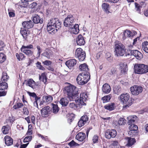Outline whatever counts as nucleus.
Masks as SVG:
<instances>
[{
	"instance_id": "f257e3e1",
	"label": "nucleus",
	"mask_w": 148,
	"mask_h": 148,
	"mask_svg": "<svg viewBox=\"0 0 148 148\" xmlns=\"http://www.w3.org/2000/svg\"><path fill=\"white\" fill-rule=\"evenodd\" d=\"M78 88L74 86L70 85L64 88V92L70 101H74L78 97Z\"/></svg>"
},
{
	"instance_id": "f03ea898",
	"label": "nucleus",
	"mask_w": 148,
	"mask_h": 148,
	"mask_svg": "<svg viewBox=\"0 0 148 148\" xmlns=\"http://www.w3.org/2000/svg\"><path fill=\"white\" fill-rule=\"evenodd\" d=\"M61 27V23L57 18L51 19L47 25V29L50 34L55 33Z\"/></svg>"
},
{
	"instance_id": "7ed1b4c3",
	"label": "nucleus",
	"mask_w": 148,
	"mask_h": 148,
	"mask_svg": "<svg viewBox=\"0 0 148 148\" xmlns=\"http://www.w3.org/2000/svg\"><path fill=\"white\" fill-rule=\"evenodd\" d=\"M90 78V75L89 72H82L78 75L76 81L78 84L83 85L88 82Z\"/></svg>"
},
{
	"instance_id": "20e7f679",
	"label": "nucleus",
	"mask_w": 148,
	"mask_h": 148,
	"mask_svg": "<svg viewBox=\"0 0 148 148\" xmlns=\"http://www.w3.org/2000/svg\"><path fill=\"white\" fill-rule=\"evenodd\" d=\"M121 101L123 103L124 106L123 108H127L132 104V100L130 99V96L128 93L122 94L120 96Z\"/></svg>"
},
{
	"instance_id": "39448f33",
	"label": "nucleus",
	"mask_w": 148,
	"mask_h": 148,
	"mask_svg": "<svg viewBox=\"0 0 148 148\" xmlns=\"http://www.w3.org/2000/svg\"><path fill=\"white\" fill-rule=\"evenodd\" d=\"M115 45L116 55L118 56H123L125 52L124 46L118 41L115 42Z\"/></svg>"
},
{
	"instance_id": "423d86ee",
	"label": "nucleus",
	"mask_w": 148,
	"mask_h": 148,
	"mask_svg": "<svg viewBox=\"0 0 148 148\" xmlns=\"http://www.w3.org/2000/svg\"><path fill=\"white\" fill-rule=\"evenodd\" d=\"M134 67L136 73L142 74L148 72V65L144 64H136Z\"/></svg>"
},
{
	"instance_id": "0eeeda50",
	"label": "nucleus",
	"mask_w": 148,
	"mask_h": 148,
	"mask_svg": "<svg viewBox=\"0 0 148 148\" xmlns=\"http://www.w3.org/2000/svg\"><path fill=\"white\" fill-rule=\"evenodd\" d=\"M33 46L31 44H29L27 46L23 45L21 48L20 50L22 52L28 57H30L33 55V51L29 49H33Z\"/></svg>"
},
{
	"instance_id": "6e6552de",
	"label": "nucleus",
	"mask_w": 148,
	"mask_h": 148,
	"mask_svg": "<svg viewBox=\"0 0 148 148\" xmlns=\"http://www.w3.org/2000/svg\"><path fill=\"white\" fill-rule=\"evenodd\" d=\"M88 97L87 94L86 93H82L80 94L79 98L78 97L76 99V100H74V101H75L77 103L79 104L80 106L86 105V103H85V102Z\"/></svg>"
},
{
	"instance_id": "1a4fd4ad",
	"label": "nucleus",
	"mask_w": 148,
	"mask_h": 148,
	"mask_svg": "<svg viewBox=\"0 0 148 148\" xmlns=\"http://www.w3.org/2000/svg\"><path fill=\"white\" fill-rule=\"evenodd\" d=\"M126 56H134L138 60H140L143 57V54L137 50H128L126 53Z\"/></svg>"
},
{
	"instance_id": "9d476101",
	"label": "nucleus",
	"mask_w": 148,
	"mask_h": 148,
	"mask_svg": "<svg viewBox=\"0 0 148 148\" xmlns=\"http://www.w3.org/2000/svg\"><path fill=\"white\" fill-rule=\"evenodd\" d=\"M75 19L71 15H68L64 21V24L66 27H71L75 24Z\"/></svg>"
},
{
	"instance_id": "9b49d317",
	"label": "nucleus",
	"mask_w": 148,
	"mask_h": 148,
	"mask_svg": "<svg viewBox=\"0 0 148 148\" xmlns=\"http://www.w3.org/2000/svg\"><path fill=\"white\" fill-rule=\"evenodd\" d=\"M130 91L132 94L134 95H138L143 91V87L140 86L134 85L130 87Z\"/></svg>"
},
{
	"instance_id": "f8f14e48",
	"label": "nucleus",
	"mask_w": 148,
	"mask_h": 148,
	"mask_svg": "<svg viewBox=\"0 0 148 148\" xmlns=\"http://www.w3.org/2000/svg\"><path fill=\"white\" fill-rule=\"evenodd\" d=\"M75 55L79 61H83L86 57V53L81 48H78L76 50Z\"/></svg>"
},
{
	"instance_id": "ddd939ff",
	"label": "nucleus",
	"mask_w": 148,
	"mask_h": 148,
	"mask_svg": "<svg viewBox=\"0 0 148 148\" xmlns=\"http://www.w3.org/2000/svg\"><path fill=\"white\" fill-rule=\"evenodd\" d=\"M8 87V84L6 82H2L0 83V90H4L3 91H0V97L4 96L6 95Z\"/></svg>"
},
{
	"instance_id": "4468645a",
	"label": "nucleus",
	"mask_w": 148,
	"mask_h": 148,
	"mask_svg": "<svg viewBox=\"0 0 148 148\" xmlns=\"http://www.w3.org/2000/svg\"><path fill=\"white\" fill-rule=\"evenodd\" d=\"M105 136L108 139L111 138H114L117 134V132L114 130H107L105 132Z\"/></svg>"
},
{
	"instance_id": "2eb2a0df",
	"label": "nucleus",
	"mask_w": 148,
	"mask_h": 148,
	"mask_svg": "<svg viewBox=\"0 0 148 148\" xmlns=\"http://www.w3.org/2000/svg\"><path fill=\"white\" fill-rule=\"evenodd\" d=\"M51 111V109L50 107L49 106H46L41 110V115L43 117H47L50 114Z\"/></svg>"
},
{
	"instance_id": "dca6fc26",
	"label": "nucleus",
	"mask_w": 148,
	"mask_h": 148,
	"mask_svg": "<svg viewBox=\"0 0 148 148\" xmlns=\"http://www.w3.org/2000/svg\"><path fill=\"white\" fill-rule=\"evenodd\" d=\"M34 25L33 23L31 21H24L22 23V26L25 28L27 29H30L33 27Z\"/></svg>"
},
{
	"instance_id": "f3484780",
	"label": "nucleus",
	"mask_w": 148,
	"mask_h": 148,
	"mask_svg": "<svg viewBox=\"0 0 148 148\" xmlns=\"http://www.w3.org/2000/svg\"><path fill=\"white\" fill-rule=\"evenodd\" d=\"M5 144L8 146L12 145L13 143V140L10 136L6 135L4 138Z\"/></svg>"
},
{
	"instance_id": "a211bd4d",
	"label": "nucleus",
	"mask_w": 148,
	"mask_h": 148,
	"mask_svg": "<svg viewBox=\"0 0 148 148\" xmlns=\"http://www.w3.org/2000/svg\"><path fill=\"white\" fill-rule=\"evenodd\" d=\"M76 42L77 44L79 45H83L85 42L84 37L81 35H79L78 36Z\"/></svg>"
},
{
	"instance_id": "6ab92c4d",
	"label": "nucleus",
	"mask_w": 148,
	"mask_h": 148,
	"mask_svg": "<svg viewBox=\"0 0 148 148\" xmlns=\"http://www.w3.org/2000/svg\"><path fill=\"white\" fill-rule=\"evenodd\" d=\"M76 60L74 59L68 60L66 62L65 64L69 68L71 69L72 67L73 66L76 64Z\"/></svg>"
},
{
	"instance_id": "aec40b11",
	"label": "nucleus",
	"mask_w": 148,
	"mask_h": 148,
	"mask_svg": "<svg viewBox=\"0 0 148 148\" xmlns=\"http://www.w3.org/2000/svg\"><path fill=\"white\" fill-rule=\"evenodd\" d=\"M86 138V135L84 133L79 132L76 135V138L79 141H83Z\"/></svg>"
},
{
	"instance_id": "412c9836",
	"label": "nucleus",
	"mask_w": 148,
	"mask_h": 148,
	"mask_svg": "<svg viewBox=\"0 0 148 148\" xmlns=\"http://www.w3.org/2000/svg\"><path fill=\"white\" fill-rule=\"evenodd\" d=\"M102 90L103 92L108 94L111 91V88L108 84H105L103 86Z\"/></svg>"
},
{
	"instance_id": "4be33fe9",
	"label": "nucleus",
	"mask_w": 148,
	"mask_h": 148,
	"mask_svg": "<svg viewBox=\"0 0 148 148\" xmlns=\"http://www.w3.org/2000/svg\"><path fill=\"white\" fill-rule=\"evenodd\" d=\"M33 21L35 23L37 24L38 23H42L43 22V19L40 18L39 16L38 15H35L33 17Z\"/></svg>"
},
{
	"instance_id": "5701e85b",
	"label": "nucleus",
	"mask_w": 148,
	"mask_h": 148,
	"mask_svg": "<svg viewBox=\"0 0 148 148\" xmlns=\"http://www.w3.org/2000/svg\"><path fill=\"white\" fill-rule=\"evenodd\" d=\"M71 28V32L74 34H77L79 32V26L77 24H75L71 27H70Z\"/></svg>"
},
{
	"instance_id": "b1692460",
	"label": "nucleus",
	"mask_w": 148,
	"mask_h": 148,
	"mask_svg": "<svg viewBox=\"0 0 148 148\" xmlns=\"http://www.w3.org/2000/svg\"><path fill=\"white\" fill-rule=\"evenodd\" d=\"M125 139L127 142L126 145L127 146L130 147L132 146L135 142L134 138H132L130 137H127L125 138Z\"/></svg>"
},
{
	"instance_id": "393cba45",
	"label": "nucleus",
	"mask_w": 148,
	"mask_h": 148,
	"mask_svg": "<svg viewBox=\"0 0 148 148\" xmlns=\"http://www.w3.org/2000/svg\"><path fill=\"white\" fill-rule=\"evenodd\" d=\"M115 104L114 103H112L108 104L104 106V108L109 111L114 110V109Z\"/></svg>"
},
{
	"instance_id": "a878e982",
	"label": "nucleus",
	"mask_w": 148,
	"mask_h": 148,
	"mask_svg": "<svg viewBox=\"0 0 148 148\" xmlns=\"http://www.w3.org/2000/svg\"><path fill=\"white\" fill-rule=\"evenodd\" d=\"M137 118V116L135 115L130 116L127 117V119L128 120V125H130L132 123H134Z\"/></svg>"
},
{
	"instance_id": "bb28decb",
	"label": "nucleus",
	"mask_w": 148,
	"mask_h": 148,
	"mask_svg": "<svg viewBox=\"0 0 148 148\" xmlns=\"http://www.w3.org/2000/svg\"><path fill=\"white\" fill-rule=\"evenodd\" d=\"M26 85L34 89L35 88V82L32 79H29L27 81Z\"/></svg>"
},
{
	"instance_id": "cd10ccee",
	"label": "nucleus",
	"mask_w": 148,
	"mask_h": 148,
	"mask_svg": "<svg viewBox=\"0 0 148 148\" xmlns=\"http://www.w3.org/2000/svg\"><path fill=\"white\" fill-rule=\"evenodd\" d=\"M121 71L123 73H125L127 70V64L125 62H121L120 64Z\"/></svg>"
},
{
	"instance_id": "c85d7f7f",
	"label": "nucleus",
	"mask_w": 148,
	"mask_h": 148,
	"mask_svg": "<svg viewBox=\"0 0 148 148\" xmlns=\"http://www.w3.org/2000/svg\"><path fill=\"white\" fill-rule=\"evenodd\" d=\"M10 127L9 125H4L2 127L1 131L4 134H7L9 133V131L10 129Z\"/></svg>"
},
{
	"instance_id": "c756f323",
	"label": "nucleus",
	"mask_w": 148,
	"mask_h": 148,
	"mask_svg": "<svg viewBox=\"0 0 148 148\" xmlns=\"http://www.w3.org/2000/svg\"><path fill=\"white\" fill-rule=\"evenodd\" d=\"M52 53L51 50L47 49L42 53V55L48 58H49L50 57H52L53 55Z\"/></svg>"
},
{
	"instance_id": "7c9ffc66",
	"label": "nucleus",
	"mask_w": 148,
	"mask_h": 148,
	"mask_svg": "<svg viewBox=\"0 0 148 148\" xmlns=\"http://www.w3.org/2000/svg\"><path fill=\"white\" fill-rule=\"evenodd\" d=\"M60 103L63 106H66L69 103V101L66 97L62 98L60 101Z\"/></svg>"
},
{
	"instance_id": "2f4dec72",
	"label": "nucleus",
	"mask_w": 148,
	"mask_h": 148,
	"mask_svg": "<svg viewBox=\"0 0 148 148\" xmlns=\"http://www.w3.org/2000/svg\"><path fill=\"white\" fill-rule=\"evenodd\" d=\"M20 31L21 34L23 36V37L25 39H26V37L27 35L28 31V30H26L24 28H21V29Z\"/></svg>"
},
{
	"instance_id": "473e14b6",
	"label": "nucleus",
	"mask_w": 148,
	"mask_h": 148,
	"mask_svg": "<svg viewBox=\"0 0 148 148\" xmlns=\"http://www.w3.org/2000/svg\"><path fill=\"white\" fill-rule=\"evenodd\" d=\"M43 99L44 102L49 103L52 101L53 97L50 96H47L43 97Z\"/></svg>"
},
{
	"instance_id": "72a5a7b5",
	"label": "nucleus",
	"mask_w": 148,
	"mask_h": 148,
	"mask_svg": "<svg viewBox=\"0 0 148 148\" xmlns=\"http://www.w3.org/2000/svg\"><path fill=\"white\" fill-rule=\"evenodd\" d=\"M79 68L81 71H85V73L86 72H88L87 71L88 70V66L85 63L80 65L79 67Z\"/></svg>"
},
{
	"instance_id": "f704fd0d",
	"label": "nucleus",
	"mask_w": 148,
	"mask_h": 148,
	"mask_svg": "<svg viewBox=\"0 0 148 148\" xmlns=\"http://www.w3.org/2000/svg\"><path fill=\"white\" fill-rule=\"evenodd\" d=\"M39 79L40 81H42L44 83L47 82V78L45 73H43L41 74V75L39 76Z\"/></svg>"
},
{
	"instance_id": "c9c22d12",
	"label": "nucleus",
	"mask_w": 148,
	"mask_h": 148,
	"mask_svg": "<svg viewBox=\"0 0 148 148\" xmlns=\"http://www.w3.org/2000/svg\"><path fill=\"white\" fill-rule=\"evenodd\" d=\"M102 7L107 13H109L110 12L109 11V4L106 3H104L102 5Z\"/></svg>"
},
{
	"instance_id": "e433bc0d",
	"label": "nucleus",
	"mask_w": 148,
	"mask_h": 148,
	"mask_svg": "<svg viewBox=\"0 0 148 148\" xmlns=\"http://www.w3.org/2000/svg\"><path fill=\"white\" fill-rule=\"evenodd\" d=\"M142 49L146 52L148 53V42L145 41L142 44Z\"/></svg>"
},
{
	"instance_id": "4c0bfd02",
	"label": "nucleus",
	"mask_w": 148,
	"mask_h": 148,
	"mask_svg": "<svg viewBox=\"0 0 148 148\" xmlns=\"http://www.w3.org/2000/svg\"><path fill=\"white\" fill-rule=\"evenodd\" d=\"M77 104V105H76L75 103H70L69 104V106L70 107L73 108L74 109H76L77 108H81L82 107V106H80L79 104Z\"/></svg>"
},
{
	"instance_id": "58836bf2",
	"label": "nucleus",
	"mask_w": 148,
	"mask_h": 148,
	"mask_svg": "<svg viewBox=\"0 0 148 148\" xmlns=\"http://www.w3.org/2000/svg\"><path fill=\"white\" fill-rule=\"evenodd\" d=\"M138 128V126L134 124H132L130 125L129 127V129L130 131L129 132V134H130L132 133V131H136Z\"/></svg>"
},
{
	"instance_id": "ea45409f",
	"label": "nucleus",
	"mask_w": 148,
	"mask_h": 148,
	"mask_svg": "<svg viewBox=\"0 0 148 148\" xmlns=\"http://www.w3.org/2000/svg\"><path fill=\"white\" fill-rule=\"evenodd\" d=\"M8 77H9L8 76L6 73L5 72L3 73L1 79V82H6L8 80Z\"/></svg>"
},
{
	"instance_id": "a19ab883",
	"label": "nucleus",
	"mask_w": 148,
	"mask_h": 148,
	"mask_svg": "<svg viewBox=\"0 0 148 148\" xmlns=\"http://www.w3.org/2000/svg\"><path fill=\"white\" fill-rule=\"evenodd\" d=\"M121 89L119 86H115L114 88L113 91L114 93L119 95L121 92Z\"/></svg>"
},
{
	"instance_id": "79ce46f5",
	"label": "nucleus",
	"mask_w": 148,
	"mask_h": 148,
	"mask_svg": "<svg viewBox=\"0 0 148 148\" xmlns=\"http://www.w3.org/2000/svg\"><path fill=\"white\" fill-rule=\"evenodd\" d=\"M111 96L110 95L105 96L102 98L103 103H106L109 101L110 99Z\"/></svg>"
},
{
	"instance_id": "37998d69",
	"label": "nucleus",
	"mask_w": 148,
	"mask_h": 148,
	"mask_svg": "<svg viewBox=\"0 0 148 148\" xmlns=\"http://www.w3.org/2000/svg\"><path fill=\"white\" fill-rule=\"evenodd\" d=\"M53 113L56 114L57 113L59 109L57 105L53 104Z\"/></svg>"
},
{
	"instance_id": "c03bdc74",
	"label": "nucleus",
	"mask_w": 148,
	"mask_h": 148,
	"mask_svg": "<svg viewBox=\"0 0 148 148\" xmlns=\"http://www.w3.org/2000/svg\"><path fill=\"white\" fill-rule=\"evenodd\" d=\"M23 106V104L21 103H18L13 106V108L15 109H19Z\"/></svg>"
},
{
	"instance_id": "a18cd8bd",
	"label": "nucleus",
	"mask_w": 148,
	"mask_h": 148,
	"mask_svg": "<svg viewBox=\"0 0 148 148\" xmlns=\"http://www.w3.org/2000/svg\"><path fill=\"white\" fill-rule=\"evenodd\" d=\"M6 56L3 53H0V63L4 62L6 59Z\"/></svg>"
},
{
	"instance_id": "49530a36",
	"label": "nucleus",
	"mask_w": 148,
	"mask_h": 148,
	"mask_svg": "<svg viewBox=\"0 0 148 148\" xmlns=\"http://www.w3.org/2000/svg\"><path fill=\"white\" fill-rule=\"evenodd\" d=\"M125 120L122 118H120L118 122L119 125H124L125 123Z\"/></svg>"
},
{
	"instance_id": "de8ad7c7",
	"label": "nucleus",
	"mask_w": 148,
	"mask_h": 148,
	"mask_svg": "<svg viewBox=\"0 0 148 148\" xmlns=\"http://www.w3.org/2000/svg\"><path fill=\"white\" fill-rule=\"evenodd\" d=\"M16 119V118L14 116H11L9 117L7 121L10 123H12Z\"/></svg>"
},
{
	"instance_id": "09e8293b",
	"label": "nucleus",
	"mask_w": 148,
	"mask_h": 148,
	"mask_svg": "<svg viewBox=\"0 0 148 148\" xmlns=\"http://www.w3.org/2000/svg\"><path fill=\"white\" fill-rule=\"evenodd\" d=\"M80 119L86 123L88 121V117L87 115H84L82 116Z\"/></svg>"
},
{
	"instance_id": "8fccbe9b",
	"label": "nucleus",
	"mask_w": 148,
	"mask_h": 148,
	"mask_svg": "<svg viewBox=\"0 0 148 148\" xmlns=\"http://www.w3.org/2000/svg\"><path fill=\"white\" fill-rule=\"evenodd\" d=\"M124 35L126 36L131 37L132 36V33L129 30H126L124 32Z\"/></svg>"
},
{
	"instance_id": "3c124183",
	"label": "nucleus",
	"mask_w": 148,
	"mask_h": 148,
	"mask_svg": "<svg viewBox=\"0 0 148 148\" xmlns=\"http://www.w3.org/2000/svg\"><path fill=\"white\" fill-rule=\"evenodd\" d=\"M135 4L136 10L138 13H140V8H141V7L140 6V5H139L138 4L136 3H135Z\"/></svg>"
},
{
	"instance_id": "603ef678",
	"label": "nucleus",
	"mask_w": 148,
	"mask_h": 148,
	"mask_svg": "<svg viewBox=\"0 0 148 148\" xmlns=\"http://www.w3.org/2000/svg\"><path fill=\"white\" fill-rule=\"evenodd\" d=\"M32 136H29L25 137L24 139V142L26 143L30 141L32 139Z\"/></svg>"
},
{
	"instance_id": "864d4df0",
	"label": "nucleus",
	"mask_w": 148,
	"mask_h": 148,
	"mask_svg": "<svg viewBox=\"0 0 148 148\" xmlns=\"http://www.w3.org/2000/svg\"><path fill=\"white\" fill-rule=\"evenodd\" d=\"M36 65L38 69L42 70H44L45 69V68L41 65L40 62H38L36 63Z\"/></svg>"
},
{
	"instance_id": "5fc2aeb1",
	"label": "nucleus",
	"mask_w": 148,
	"mask_h": 148,
	"mask_svg": "<svg viewBox=\"0 0 148 148\" xmlns=\"http://www.w3.org/2000/svg\"><path fill=\"white\" fill-rule=\"evenodd\" d=\"M69 145L71 147L73 146H77L79 145V144L76 143L73 140H72L69 143Z\"/></svg>"
},
{
	"instance_id": "6e6d98bb",
	"label": "nucleus",
	"mask_w": 148,
	"mask_h": 148,
	"mask_svg": "<svg viewBox=\"0 0 148 148\" xmlns=\"http://www.w3.org/2000/svg\"><path fill=\"white\" fill-rule=\"evenodd\" d=\"M36 48L37 49V56L38 57H39L40 55V54L42 52V50L40 47L39 46H37Z\"/></svg>"
},
{
	"instance_id": "4d7b16f0",
	"label": "nucleus",
	"mask_w": 148,
	"mask_h": 148,
	"mask_svg": "<svg viewBox=\"0 0 148 148\" xmlns=\"http://www.w3.org/2000/svg\"><path fill=\"white\" fill-rule=\"evenodd\" d=\"M98 136L97 135H95L93 137L92 141L94 143H96L98 142Z\"/></svg>"
},
{
	"instance_id": "13d9d810",
	"label": "nucleus",
	"mask_w": 148,
	"mask_h": 148,
	"mask_svg": "<svg viewBox=\"0 0 148 148\" xmlns=\"http://www.w3.org/2000/svg\"><path fill=\"white\" fill-rule=\"evenodd\" d=\"M85 124H86V123H84V122L83 121H82L81 119L78 122V125L79 127H81L84 126Z\"/></svg>"
},
{
	"instance_id": "bf43d9fd",
	"label": "nucleus",
	"mask_w": 148,
	"mask_h": 148,
	"mask_svg": "<svg viewBox=\"0 0 148 148\" xmlns=\"http://www.w3.org/2000/svg\"><path fill=\"white\" fill-rule=\"evenodd\" d=\"M37 5V3L35 2H34L30 4L29 5V7L30 8H33L36 6Z\"/></svg>"
},
{
	"instance_id": "052dcab7",
	"label": "nucleus",
	"mask_w": 148,
	"mask_h": 148,
	"mask_svg": "<svg viewBox=\"0 0 148 148\" xmlns=\"http://www.w3.org/2000/svg\"><path fill=\"white\" fill-rule=\"evenodd\" d=\"M23 112L24 114L28 115L29 114V111L27 109L26 107H24L23 110Z\"/></svg>"
},
{
	"instance_id": "680f3d73",
	"label": "nucleus",
	"mask_w": 148,
	"mask_h": 148,
	"mask_svg": "<svg viewBox=\"0 0 148 148\" xmlns=\"http://www.w3.org/2000/svg\"><path fill=\"white\" fill-rule=\"evenodd\" d=\"M43 63L45 65L49 66L51 65V62L50 61L46 60L45 61L43 62Z\"/></svg>"
},
{
	"instance_id": "e2e57ef3",
	"label": "nucleus",
	"mask_w": 148,
	"mask_h": 148,
	"mask_svg": "<svg viewBox=\"0 0 148 148\" xmlns=\"http://www.w3.org/2000/svg\"><path fill=\"white\" fill-rule=\"evenodd\" d=\"M5 46V45L3 42L0 40V51L2 50L3 48Z\"/></svg>"
},
{
	"instance_id": "0e129e2a",
	"label": "nucleus",
	"mask_w": 148,
	"mask_h": 148,
	"mask_svg": "<svg viewBox=\"0 0 148 148\" xmlns=\"http://www.w3.org/2000/svg\"><path fill=\"white\" fill-rule=\"evenodd\" d=\"M27 93L30 96L34 98L36 96V94L34 92H31L28 91L27 92Z\"/></svg>"
},
{
	"instance_id": "69168bd1",
	"label": "nucleus",
	"mask_w": 148,
	"mask_h": 148,
	"mask_svg": "<svg viewBox=\"0 0 148 148\" xmlns=\"http://www.w3.org/2000/svg\"><path fill=\"white\" fill-rule=\"evenodd\" d=\"M112 145L114 146H116V148L119 147L118 142L116 141H113L112 143Z\"/></svg>"
},
{
	"instance_id": "338daca9",
	"label": "nucleus",
	"mask_w": 148,
	"mask_h": 148,
	"mask_svg": "<svg viewBox=\"0 0 148 148\" xmlns=\"http://www.w3.org/2000/svg\"><path fill=\"white\" fill-rule=\"evenodd\" d=\"M30 119L32 121V122L34 124H35L36 120L35 117L34 116H31Z\"/></svg>"
},
{
	"instance_id": "774afa93",
	"label": "nucleus",
	"mask_w": 148,
	"mask_h": 148,
	"mask_svg": "<svg viewBox=\"0 0 148 148\" xmlns=\"http://www.w3.org/2000/svg\"><path fill=\"white\" fill-rule=\"evenodd\" d=\"M32 130L31 129L29 128L27 133V134L28 135L30 136L32 134Z\"/></svg>"
}]
</instances>
